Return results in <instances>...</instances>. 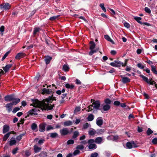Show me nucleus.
<instances>
[{"mask_svg":"<svg viewBox=\"0 0 157 157\" xmlns=\"http://www.w3.org/2000/svg\"><path fill=\"white\" fill-rule=\"evenodd\" d=\"M56 100V97L53 95L41 101L37 99L33 100V102L32 105L34 107L40 108L42 111L50 110L53 109V106L49 104L52 103V101Z\"/></svg>","mask_w":157,"mask_h":157,"instance_id":"f257e3e1","label":"nucleus"},{"mask_svg":"<svg viewBox=\"0 0 157 157\" xmlns=\"http://www.w3.org/2000/svg\"><path fill=\"white\" fill-rule=\"evenodd\" d=\"M5 100L6 101H12V104L16 105L19 103L20 101V99L18 98H14L13 96L7 95L5 97Z\"/></svg>","mask_w":157,"mask_h":157,"instance_id":"f03ea898","label":"nucleus"},{"mask_svg":"<svg viewBox=\"0 0 157 157\" xmlns=\"http://www.w3.org/2000/svg\"><path fill=\"white\" fill-rule=\"evenodd\" d=\"M100 102L97 101L94 102L92 105H90L88 107V109L86 110L87 111H91L93 109H98L100 106Z\"/></svg>","mask_w":157,"mask_h":157,"instance_id":"7ed1b4c3","label":"nucleus"},{"mask_svg":"<svg viewBox=\"0 0 157 157\" xmlns=\"http://www.w3.org/2000/svg\"><path fill=\"white\" fill-rule=\"evenodd\" d=\"M126 147L129 149H131L132 148H136L138 146L134 141L131 142H128L126 143Z\"/></svg>","mask_w":157,"mask_h":157,"instance_id":"20e7f679","label":"nucleus"},{"mask_svg":"<svg viewBox=\"0 0 157 157\" xmlns=\"http://www.w3.org/2000/svg\"><path fill=\"white\" fill-rule=\"evenodd\" d=\"M11 6L8 3H3L0 5V8L2 10H6L10 9Z\"/></svg>","mask_w":157,"mask_h":157,"instance_id":"39448f33","label":"nucleus"},{"mask_svg":"<svg viewBox=\"0 0 157 157\" xmlns=\"http://www.w3.org/2000/svg\"><path fill=\"white\" fill-rule=\"evenodd\" d=\"M60 132L61 135L65 136L70 133L68 129L67 128H63L60 130Z\"/></svg>","mask_w":157,"mask_h":157,"instance_id":"423d86ee","label":"nucleus"},{"mask_svg":"<svg viewBox=\"0 0 157 157\" xmlns=\"http://www.w3.org/2000/svg\"><path fill=\"white\" fill-rule=\"evenodd\" d=\"M122 64V62L120 61L119 60H115L114 62L111 63L110 65L114 67H120V64Z\"/></svg>","mask_w":157,"mask_h":157,"instance_id":"0eeeda50","label":"nucleus"},{"mask_svg":"<svg viewBox=\"0 0 157 157\" xmlns=\"http://www.w3.org/2000/svg\"><path fill=\"white\" fill-rule=\"evenodd\" d=\"M96 123L99 126H101L102 125L103 123V121L102 119V118L101 117H98L96 120Z\"/></svg>","mask_w":157,"mask_h":157,"instance_id":"6e6552de","label":"nucleus"},{"mask_svg":"<svg viewBox=\"0 0 157 157\" xmlns=\"http://www.w3.org/2000/svg\"><path fill=\"white\" fill-rule=\"evenodd\" d=\"M39 111V110H37V109H33L29 111L28 113L29 114L31 115L34 114L35 115H37V113H36V112H38V111Z\"/></svg>","mask_w":157,"mask_h":157,"instance_id":"1a4fd4ad","label":"nucleus"},{"mask_svg":"<svg viewBox=\"0 0 157 157\" xmlns=\"http://www.w3.org/2000/svg\"><path fill=\"white\" fill-rule=\"evenodd\" d=\"M25 56V54L23 52L18 53L17 54L15 57L16 59H19L22 58Z\"/></svg>","mask_w":157,"mask_h":157,"instance_id":"9d476101","label":"nucleus"},{"mask_svg":"<svg viewBox=\"0 0 157 157\" xmlns=\"http://www.w3.org/2000/svg\"><path fill=\"white\" fill-rule=\"evenodd\" d=\"M10 128L8 125L5 124L4 125L3 128V133L4 134L8 132Z\"/></svg>","mask_w":157,"mask_h":157,"instance_id":"9b49d317","label":"nucleus"},{"mask_svg":"<svg viewBox=\"0 0 157 157\" xmlns=\"http://www.w3.org/2000/svg\"><path fill=\"white\" fill-rule=\"evenodd\" d=\"M13 105L12 104V103H10L7 104L6 105V107L7 109L8 110V112H10L12 110V105Z\"/></svg>","mask_w":157,"mask_h":157,"instance_id":"f8f14e48","label":"nucleus"},{"mask_svg":"<svg viewBox=\"0 0 157 157\" xmlns=\"http://www.w3.org/2000/svg\"><path fill=\"white\" fill-rule=\"evenodd\" d=\"M88 133L90 135L93 136L96 133V131L94 129L92 128H91L88 132Z\"/></svg>","mask_w":157,"mask_h":157,"instance_id":"ddd939ff","label":"nucleus"},{"mask_svg":"<svg viewBox=\"0 0 157 157\" xmlns=\"http://www.w3.org/2000/svg\"><path fill=\"white\" fill-rule=\"evenodd\" d=\"M12 66V64H10L6 65L4 67H3V69L4 71L6 72H7L9 69Z\"/></svg>","mask_w":157,"mask_h":157,"instance_id":"4468645a","label":"nucleus"},{"mask_svg":"<svg viewBox=\"0 0 157 157\" xmlns=\"http://www.w3.org/2000/svg\"><path fill=\"white\" fill-rule=\"evenodd\" d=\"M42 91L43 94H50L52 91V90H49V89H47L46 88H44L42 90Z\"/></svg>","mask_w":157,"mask_h":157,"instance_id":"2eb2a0df","label":"nucleus"},{"mask_svg":"<svg viewBox=\"0 0 157 157\" xmlns=\"http://www.w3.org/2000/svg\"><path fill=\"white\" fill-rule=\"evenodd\" d=\"M39 131L41 132H43L45 130V125L43 124H40L39 126Z\"/></svg>","mask_w":157,"mask_h":157,"instance_id":"dca6fc26","label":"nucleus"},{"mask_svg":"<svg viewBox=\"0 0 157 157\" xmlns=\"http://www.w3.org/2000/svg\"><path fill=\"white\" fill-rule=\"evenodd\" d=\"M65 86L67 89H72L75 87V86L72 84L67 83L65 84Z\"/></svg>","mask_w":157,"mask_h":157,"instance_id":"f3484780","label":"nucleus"},{"mask_svg":"<svg viewBox=\"0 0 157 157\" xmlns=\"http://www.w3.org/2000/svg\"><path fill=\"white\" fill-rule=\"evenodd\" d=\"M52 57L49 56L46 57L44 59V60L46 62V64H48L52 59Z\"/></svg>","mask_w":157,"mask_h":157,"instance_id":"a211bd4d","label":"nucleus"},{"mask_svg":"<svg viewBox=\"0 0 157 157\" xmlns=\"http://www.w3.org/2000/svg\"><path fill=\"white\" fill-rule=\"evenodd\" d=\"M130 79L128 77H125L124 78H123V79H121V82L123 83H126L127 82H129Z\"/></svg>","mask_w":157,"mask_h":157,"instance_id":"6ab92c4d","label":"nucleus"},{"mask_svg":"<svg viewBox=\"0 0 157 157\" xmlns=\"http://www.w3.org/2000/svg\"><path fill=\"white\" fill-rule=\"evenodd\" d=\"M110 108V106L109 105L106 104L103 105V109L104 111H106Z\"/></svg>","mask_w":157,"mask_h":157,"instance_id":"aec40b11","label":"nucleus"},{"mask_svg":"<svg viewBox=\"0 0 157 157\" xmlns=\"http://www.w3.org/2000/svg\"><path fill=\"white\" fill-rule=\"evenodd\" d=\"M102 140V138L99 137L96 138L95 139V142L97 144H100Z\"/></svg>","mask_w":157,"mask_h":157,"instance_id":"412c9836","label":"nucleus"},{"mask_svg":"<svg viewBox=\"0 0 157 157\" xmlns=\"http://www.w3.org/2000/svg\"><path fill=\"white\" fill-rule=\"evenodd\" d=\"M34 150L35 153H37L40 151L41 148L35 145L34 146Z\"/></svg>","mask_w":157,"mask_h":157,"instance_id":"4be33fe9","label":"nucleus"},{"mask_svg":"<svg viewBox=\"0 0 157 157\" xmlns=\"http://www.w3.org/2000/svg\"><path fill=\"white\" fill-rule=\"evenodd\" d=\"M16 143V140H15L13 138H12L10 141V145L11 146L14 145Z\"/></svg>","mask_w":157,"mask_h":157,"instance_id":"5701e85b","label":"nucleus"},{"mask_svg":"<svg viewBox=\"0 0 157 157\" xmlns=\"http://www.w3.org/2000/svg\"><path fill=\"white\" fill-rule=\"evenodd\" d=\"M90 50H93V49L95 46V43L93 41H90Z\"/></svg>","mask_w":157,"mask_h":157,"instance_id":"b1692460","label":"nucleus"},{"mask_svg":"<svg viewBox=\"0 0 157 157\" xmlns=\"http://www.w3.org/2000/svg\"><path fill=\"white\" fill-rule=\"evenodd\" d=\"M48 135L52 138H56L58 136V134L56 132L50 133Z\"/></svg>","mask_w":157,"mask_h":157,"instance_id":"393cba45","label":"nucleus"},{"mask_svg":"<svg viewBox=\"0 0 157 157\" xmlns=\"http://www.w3.org/2000/svg\"><path fill=\"white\" fill-rule=\"evenodd\" d=\"M88 148L90 150L95 149L97 148V146L95 144H90L88 146Z\"/></svg>","mask_w":157,"mask_h":157,"instance_id":"a878e982","label":"nucleus"},{"mask_svg":"<svg viewBox=\"0 0 157 157\" xmlns=\"http://www.w3.org/2000/svg\"><path fill=\"white\" fill-rule=\"evenodd\" d=\"M11 134L10 132H9L7 133L6 134L4 135L3 138V141H6L7 140L8 137H9L10 134Z\"/></svg>","mask_w":157,"mask_h":157,"instance_id":"bb28decb","label":"nucleus"},{"mask_svg":"<svg viewBox=\"0 0 157 157\" xmlns=\"http://www.w3.org/2000/svg\"><path fill=\"white\" fill-rule=\"evenodd\" d=\"M72 122L70 121H68L64 123L63 125L64 126H69L71 125Z\"/></svg>","mask_w":157,"mask_h":157,"instance_id":"cd10ccee","label":"nucleus"},{"mask_svg":"<svg viewBox=\"0 0 157 157\" xmlns=\"http://www.w3.org/2000/svg\"><path fill=\"white\" fill-rule=\"evenodd\" d=\"M134 18L138 23L140 24H143V23L141 21V18L140 17H134Z\"/></svg>","mask_w":157,"mask_h":157,"instance_id":"c85d7f7f","label":"nucleus"},{"mask_svg":"<svg viewBox=\"0 0 157 157\" xmlns=\"http://www.w3.org/2000/svg\"><path fill=\"white\" fill-rule=\"evenodd\" d=\"M79 133L78 131H75L73 132L72 138L74 139H76L79 135Z\"/></svg>","mask_w":157,"mask_h":157,"instance_id":"c756f323","label":"nucleus"},{"mask_svg":"<svg viewBox=\"0 0 157 157\" xmlns=\"http://www.w3.org/2000/svg\"><path fill=\"white\" fill-rule=\"evenodd\" d=\"M69 67L67 64H64L63 66V70L64 71H69Z\"/></svg>","mask_w":157,"mask_h":157,"instance_id":"7c9ffc66","label":"nucleus"},{"mask_svg":"<svg viewBox=\"0 0 157 157\" xmlns=\"http://www.w3.org/2000/svg\"><path fill=\"white\" fill-rule=\"evenodd\" d=\"M151 70L155 74L157 75V71L156 70V67L153 65H151Z\"/></svg>","mask_w":157,"mask_h":157,"instance_id":"2f4dec72","label":"nucleus"},{"mask_svg":"<svg viewBox=\"0 0 157 157\" xmlns=\"http://www.w3.org/2000/svg\"><path fill=\"white\" fill-rule=\"evenodd\" d=\"M94 118V116L92 114H90L87 117V120L89 121H92Z\"/></svg>","mask_w":157,"mask_h":157,"instance_id":"473e14b6","label":"nucleus"},{"mask_svg":"<svg viewBox=\"0 0 157 157\" xmlns=\"http://www.w3.org/2000/svg\"><path fill=\"white\" fill-rule=\"evenodd\" d=\"M91 126L90 124L88 123H86L83 124V129H86L89 127H90Z\"/></svg>","mask_w":157,"mask_h":157,"instance_id":"72a5a7b5","label":"nucleus"},{"mask_svg":"<svg viewBox=\"0 0 157 157\" xmlns=\"http://www.w3.org/2000/svg\"><path fill=\"white\" fill-rule=\"evenodd\" d=\"M140 77L142 78L143 80L145 81L146 82H148V79L147 77L144 76L142 75H140Z\"/></svg>","mask_w":157,"mask_h":157,"instance_id":"f704fd0d","label":"nucleus"},{"mask_svg":"<svg viewBox=\"0 0 157 157\" xmlns=\"http://www.w3.org/2000/svg\"><path fill=\"white\" fill-rule=\"evenodd\" d=\"M104 37L107 40L111 42H113V40L111 39V38L108 35H105L104 36Z\"/></svg>","mask_w":157,"mask_h":157,"instance_id":"c9c22d12","label":"nucleus"},{"mask_svg":"<svg viewBox=\"0 0 157 157\" xmlns=\"http://www.w3.org/2000/svg\"><path fill=\"white\" fill-rule=\"evenodd\" d=\"M37 128V125L35 123H33L32 124L31 128L33 130H35Z\"/></svg>","mask_w":157,"mask_h":157,"instance_id":"e433bc0d","label":"nucleus"},{"mask_svg":"<svg viewBox=\"0 0 157 157\" xmlns=\"http://www.w3.org/2000/svg\"><path fill=\"white\" fill-rule=\"evenodd\" d=\"M40 30V29L38 28H35L34 29L33 34L34 35H35L36 34V33L38 32Z\"/></svg>","mask_w":157,"mask_h":157,"instance_id":"4c0bfd02","label":"nucleus"},{"mask_svg":"<svg viewBox=\"0 0 157 157\" xmlns=\"http://www.w3.org/2000/svg\"><path fill=\"white\" fill-rule=\"evenodd\" d=\"M104 132L103 129H98L96 131V133L98 134H101L102 133Z\"/></svg>","mask_w":157,"mask_h":157,"instance_id":"58836bf2","label":"nucleus"},{"mask_svg":"<svg viewBox=\"0 0 157 157\" xmlns=\"http://www.w3.org/2000/svg\"><path fill=\"white\" fill-rule=\"evenodd\" d=\"M59 16V15L53 16L50 17L49 20L51 21H54Z\"/></svg>","mask_w":157,"mask_h":157,"instance_id":"ea45409f","label":"nucleus"},{"mask_svg":"<svg viewBox=\"0 0 157 157\" xmlns=\"http://www.w3.org/2000/svg\"><path fill=\"white\" fill-rule=\"evenodd\" d=\"M74 143V141L73 140L71 139L68 140L67 142V144L68 145L72 144Z\"/></svg>","mask_w":157,"mask_h":157,"instance_id":"a19ab883","label":"nucleus"},{"mask_svg":"<svg viewBox=\"0 0 157 157\" xmlns=\"http://www.w3.org/2000/svg\"><path fill=\"white\" fill-rule=\"evenodd\" d=\"M24 135H25L24 134H20L19 136H17L16 137V139H17V140H18L19 141L20 140H21L22 138V137L23 136H24Z\"/></svg>","mask_w":157,"mask_h":157,"instance_id":"79ce46f5","label":"nucleus"},{"mask_svg":"<svg viewBox=\"0 0 157 157\" xmlns=\"http://www.w3.org/2000/svg\"><path fill=\"white\" fill-rule=\"evenodd\" d=\"M146 133L147 135L149 136L152 133H153V131H152L150 128H148L147 131Z\"/></svg>","mask_w":157,"mask_h":157,"instance_id":"37998d69","label":"nucleus"},{"mask_svg":"<svg viewBox=\"0 0 157 157\" xmlns=\"http://www.w3.org/2000/svg\"><path fill=\"white\" fill-rule=\"evenodd\" d=\"M5 27L4 26H2L0 28V31L1 32V34L2 35H3V32L4 31Z\"/></svg>","mask_w":157,"mask_h":157,"instance_id":"c03bdc74","label":"nucleus"},{"mask_svg":"<svg viewBox=\"0 0 157 157\" xmlns=\"http://www.w3.org/2000/svg\"><path fill=\"white\" fill-rule=\"evenodd\" d=\"M99 6L101 7L103 11L105 12H106V10L104 6V4L103 3H101Z\"/></svg>","mask_w":157,"mask_h":157,"instance_id":"a18cd8bd","label":"nucleus"},{"mask_svg":"<svg viewBox=\"0 0 157 157\" xmlns=\"http://www.w3.org/2000/svg\"><path fill=\"white\" fill-rule=\"evenodd\" d=\"M137 66L138 67L141 68V69H144V65L140 63H138Z\"/></svg>","mask_w":157,"mask_h":157,"instance_id":"49530a36","label":"nucleus"},{"mask_svg":"<svg viewBox=\"0 0 157 157\" xmlns=\"http://www.w3.org/2000/svg\"><path fill=\"white\" fill-rule=\"evenodd\" d=\"M84 147L82 145H78L76 147V149L80 150H82L84 149Z\"/></svg>","mask_w":157,"mask_h":157,"instance_id":"de8ad7c7","label":"nucleus"},{"mask_svg":"<svg viewBox=\"0 0 157 157\" xmlns=\"http://www.w3.org/2000/svg\"><path fill=\"white\" fill-rule=\"evenodd\" d=\"M98 155V154L97 152H94L92 153L90 155V157H97Z\"/></svg>","mask_w":157,"mask_h":157,"instance_id":"09e8293b","label":"nucleus"},{"mask_svg":"<svg viewBox=\"0 0 157 157\" xmlns=\"http://www.w3.org/2000/svg\"><path fill=\"white\" fill-rule=\"evenodd\" d=\"M91 51H90V52L89 53V54L90 55H92L94 53H95L97 51V50H90Z\"/></svg>","mask_w":157,"mask_h":157,"instance_id":"8fccbe9b","label":"nucleus"},{"mask_svg":"<svg viewBox=\"0 0 157 157\" xmlns=\"http://www.w3.org/2000/svg\"><path fill=\"white\" fill-rule=\"evenodd\" d=\"M144 10L147 13H151V10L149 8L147 7H145L144 8Z\"/></svg>","mask_w":157,"mask_h":157,"instance_id":"3c124183","label":"nucleus"},{"mask_svg":"<svg viewBox=\"0 0 157 157\" xmlns=\"http://www.w3.org/2000/svg\"><path fill=\"white\" fill-rule=\"evenodd\" d=\"M94 142H95V140H94V139H90L88 141V143L89 144H94Z\"/></svg>","mask_w":157,"mask_h":157,"instance_id":"603ef678","label":"nucleus"},{"mask_svg":"<svg viewBox=\"0 0 157 157\" xmlns=\"http://www.w3.org/2000/svg\"><path fill=\"white\" fill-rule=\"evenodd\" d=\"M105 103L106 104L109 105L111 103V101L109 99H106L105 101Z\"/></svg>","mask_w":157,"mask_h":157,"instance_id":"864d4df0","label":"nucleus"},{"mask_svg":"<svg viewBox=\"0 0 157 157\" xmlns=\"http://www.w3.org/2000/svg\"><path fill=\"white\" fill-rule=\"evenodd\" d=\"M20 108L18 107H16L13 109V113H16L17 111H18L20 110Z\"/></svg>","mask_w":157,"mask_h":157,"instance_id":"5fc2aeb1","label":"nucleus"},{"mask_svg":"<svg viewBox=\"0 0 157 157\" xmlns=\"http://www.w3.org/2000/svg\"><path fill=\"white\" fill-rule=\"evenodd\" d=\"M113 141H116L117 140L119 139V136L117 135H116L115 136H113Z\"/></svg>","mask_w":157,"mask_h":157,"instance_id":"6e6d98bb","label":"nucleus"},{"mask_svg":"<svg viewBox=\"0 0 157 157\" xmlns=\"http://www.w3.org/2000/svg\"><path fill=\"white\" fill-rule=\"evenodd\" d=\"M10 52H7L4 56L2 58V60H4L5 58L9 54Z\"/></svg>","mask_w":157,"mask_h":157,"instance_id":"4d7b16f0","label":"nucleus"},{"mask_svg":"<svg viewBox=\"0 0 157 157\" xmlns=\"http://www.w3.org/2000/svg\"><path fill=\"white\" fill-rule=\"evenodd\" d=\"M53 127H52V126L49 125L48 126H47V128H46V130L47 131H48L51 129H53Z\"/></svg>","mask_w":157,"mask_h":157,"instance_id":"13d9d810","label":"nucleus"},{"mask_svg":"<svg viewBox=\"0 0 157 157\" xmlns=\"http://www.w3.org/2000/svg\"><path fill=\"white\" fill-rule=\"evenodd\" d=\"M80 153V151L78 150H75L73 152V155H76Z\"/></svg>","mask_w":157,"mask_h":157,"instance_id":"bf43d9fd","label":"nucleus"},{"mask_svg":"<svg viewBox=\"0 0 157 157\" xmlns=\"http://www.w3.org/2000/svg\"><path fill=\"white\" fill-rule=\"evenodd\" d=\"M107 139L108 140H113V135L109 136H108Z\"/></svg>","mask_w":157,"mask_h":157,"instance_id":"052dcab7","label":"nucleus"},{"mask_svg":"<svg viewBox=\"0 0 157 157\" xmlns=\"http://www.w3.org/2000/svg\"><path fill=\"white\" fill-rule=\"evenodd\" d=\"M124 25L125 27H126L127 28H129L130 26V25L129 24V23H128L127 22L124 23Z\"/></svg>","mask_w":157,"mask_h":157,"instance_id":"680f3d73","label":"nucleus"},{"mask_svg":"<svg viewBox=\"0 0 157 157\" xmlns=\"http://www.w3.org/2000/svg\"><path fill=\"white\" fill-rule=\"evenodd\" d=\"M18 150L17 147H16L12 151V153L13 154H15L17 152V151Z\"/></svg>","mask_w":157,"mask_h":157,"instance_id":"e2e57ef3","label":"nucleus"},{"mask_svg":"<svg viewBox=\"0 0 157 157\" xmlns=\"http://www.w3.org/2000/svg\"><path fill=\"white\" fill-rule=\"evenodd\" d=\"M152 143L154 144H157V138H154L152 140Z\"/></svg>","mask_w":157,"mask_h":157,"instance_id":"0e129e2a","label":"nucleus"},{"mask_svg":"<svg viewBox=\"0 0 157 157\" xmlns=\"http://www.w3.org/2000/svg\"><path fill=\"white\" fill-rule=\"evenodd\" d=\"M114 104L116 106H119L120 105V102L118 101H116L114 102Z\"/></svg>","mask_w":157,"mask_h":157,"instance_id":"69168bd1","label":"nucleus"},{"mask_svg":"<svg viewBox=\"0 0 157 157\" xmlns=\"http://www.w3.org/2000/svg\"><path fill=\"white\" fill-rule=\"evenodd\" d=\"M81 110V108L80 107H77L75 110V112H77Z\"/></svg>","mask_w":157,"mask_h":157,"instance_id":"338daca9","label":"nucleus"},{"mask_svg":"<svg viewBox=\"0 0 157 157\" xmlns=\"http://www.w3.org/2000/svg\"><path fill=\"white\" fill-rule=\"evenodd\" d=\"M44 140L43 139H40L38 141V143L40 144H41L44 143Z\"/></svg>","mask_w":157,"mask_h":157,"instance_id":"774afa93","label":"nucleus"}]
</instances>
